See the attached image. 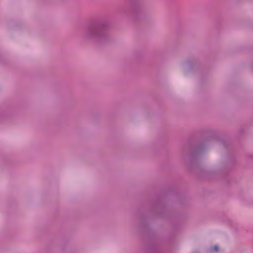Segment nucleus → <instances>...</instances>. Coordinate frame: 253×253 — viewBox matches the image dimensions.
Segmentation results:
<instances>
[{"label": "nucleus", "instance_id": "1", "mask_svg": "<svg viewBox=\"0 0 253 253\" xmlns=\"http://www.w3.org/2000/svg\"><path fill=\"white\" fill-rule=\"evenodd\" d=\"M214 250L216 251V252H218L219 251V248L218 247V246L217 245H215L214 246Z\"/></svg>", "mask_w": 253, "mask_h": 253}]
</instances>
